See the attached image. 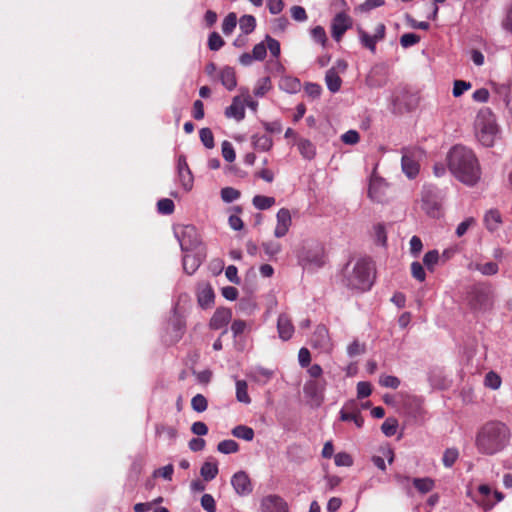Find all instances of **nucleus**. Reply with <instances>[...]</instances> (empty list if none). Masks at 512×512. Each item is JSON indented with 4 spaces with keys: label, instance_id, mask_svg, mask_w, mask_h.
<instances>
[{
    "label": "nucleus",
    "instance_id": "47",
    "mask_svg": "<svg viewBox=\"0 0 512 512\" xmlns=\"http://www.w3.org/2000/svg\"><path fill=\"white\" fill-rule=\"evenodd\" d=\"M280 87L290 93L296 92L300 88V82L296 78H285L281 81Z\"/></svg>",
    "mask_w": 512,
    "mask_h": 512
},
{
    "label": "nucleus",
    "instance_id": "45",
    "mask_svg": "<svg viewBox=\"0 0 512 512\" xmlns=\"http://www.w3.org/2000/svg\"><path fill=\"white\" fill-rule=\"evenodd\" d=\"M178 171H179V176H180L183 184L185 186L189 185L190 170H189V167H188L186 161L182 160L181 158L179 159V163H178Z\"/></svg>",
    "mask_w": 512,
    "mask_h": 512
},
{
    "label": "nucleus",
    "instance_id": "61",
    "mask_svg": "<svg viewBox=\"0 0 512 512\" xmlns=\"http://www.w3.org/2000/svg\"><path fill=\"white\" fill-rule=\"evenodd\" d=\"M298 361L301 367L305 368L310 365L311 362V354L310 351L302 347L298 352Z\"/></svg>",
    "mask_w": 512,
    "mask_h": 512
},
{
    "label": "nucleus",
    "instance_id": "57",
    "mask_svg": "<svg viewBox=\"0 0 512 512\" xmlns=\"http://www.w3.org/2000/svg\"><path fill=\"white\" fill-rule=\"evenodd\" d=\"M271 88V80L269 77H264L259 81V84L254 90L256 96H263Z\"/></svg>",
    "mask_w": 512,
    "mask_h": 512
},
{
    "label": "nucleus",
    "instance_id": "13",
    "mask_svg": "<svg viewBox=\"0 0 512 512\" xmlns=\"http://www.w3.org/2000/svg\"><path fill=\"white\" fill-rule=\"evenodd\" d=\"M478 494L480 497H478V495L476 494H473L470 490L467 491V495L469 497H471V499L477 503L478 505H480L484 510H490L493 508V506L495 505V502H490L488 499L489 495L491 494V488L489 487V485H486V484H482L478 487Z\"/></svg>",
    "mask_w": 512,
    "mask_h": 512
},
{
    "label": "nucleus",
    "instance_id": "25",
    "mask_svg": "<svg viewBox=\"0 0 512 512\" xmlns=\"http://www.w3.org/2000/svg\"><path fill=\"white\" fill-rule=\"evenodd\" d=\"M413 485L414 487L420 492V493H428L432 491L435 487V482L433 479L429 477L424 478H414L413 479Z\"/></svg>",
    "mask_w": 512,
    "mask_h": 512
},
{
    "label": "nucleus",
    "instance_id": "31",
    "mask_svg": "<svg viewBox=\"0 0 512 512\" xmlns=\"http://www.w3.org/2000/svg\"><path fill=\"white\" fill-rule=\"evenodd\" d=\"M459 457V451L456 448H447L442 457V463L445 467H452Z\"/></svg>",
    "mask_w": 512,
    "mask_h": 512
},
{
    "label": "nucleus",
    "instance_id": "16",
    "mask_svg": "<svg viewBox=\"0 0 512 512\" xmlns=\"http://www.w3.org/2000/svg\"><path fill=\"white\" fill-rule=\"evenodd\" d=\"M277 330L279 333V337L287 341L294 334V326L290 317L287 314H280L277 321Z\"/></svg>",
    "mask_w": 512,
    "mask_h": 512
},
{
    "label": "nucleus",
    "instance_id": "42",
    "mask_svg": "<svg viewBox=\"0 0 512 512\" xmlns=\"http://www.w3.org/2000/svg\"><path fill=\"white\" fill-rule=\"evenodd\" d=\"M420 42V36L415 33H405L400 37V44L403 48H409Z\"/></svg>",
    "mask_w": 512,
    "mask_h": 512
},
{
    "label": "nucleus",
    "instance_id": "14",
    "mask_svg": "<svg viewBox=\"0 0 512 512\" xmlns=\"http://www.w3.org/2000/svg\"><path fill=\"white\" fill-rule=\"evenodd\" d=\"M227 118H234L241 121L245 117V100L241 96H235L230 106L225 109Z\"/></svg>",
    "mask_w": 512,
    "mask_h": 512
},
{
    "label": "nucleus",
    "instance_id": "8",
    "mask_svg": "<svg viewBox=\"0 0 512 512\" xmlns=\"http://www.w3.org/2000/svg\"><path fill=\"white\" fill-rule=\"evenodd\" d=\"M277 224L274 230V235L277 238L284 237L292 224L290 211L287 208H281L276 215Z\"/></svg>",
    "mask_w": 512,
    "mask_h": 512
},
{
    "label": "nucleus",
    "instance_id": "55",
    "mask_svg": "<svg viewBox=\"0 0 512 512\" xmlns=\"http://www.w3.org/2000/svg\"><path fill=\"white\" fill-rule=\"evenodd\" d=\"M312 38L320 43L321 45H325L327 41V36L324 28L322 26H316L311 31Z\"/></svg>",
    "mask_w": 512,
    "mask_h": 512
},
{
    "label": "nucleus",
    "instance_id": "23",
    "mask_svg": "<svg viewBox=\"0 0 512 512\" xmlns=\"http://www.w3.org/2000/svg\"><path fill=\"white\" fill-rule=\"evenodd\" d=\"M422 209L432 218H439L442 214L441 205L437 201L428 199L426 196L422 198Z\"/></svg>",
    "mask_w": 512,
    "mask_h": 512
},
{
    "label": "nucleus",
    "instance_id": "54",
    "mask_svg": "<svg viewBox=\"0 0 512 512\" xmlns=\"http://www.w3.org/2000/svg\"><path fill=\"white\" fill-rule=\"evenodd\" d=\"M341 140L347 145H355L360 140V135L356 130H349L342 134Z\"/></svg>",
    "mask_w": 512,
    "mask_h": 512
},
{
    "label": "nucleus",
    "instance_id": "11",
    "mask_svg": "<svg viewBox=\"0 0 512 512\" xmlns=\"http://www.w3.org/2000/svg\"><path fill=\"white\" fill-rule=\"evenodd\" d=\"M232 318V311L229 308L219 307L210 319L209 326L211 329L218 330L226 327Z\"/></svg>",
    "mask_w": 512,
    "mask_h": 512
},
{
    "label": "nucleus",
    "instance_id": "6",
    "mask_svg": "<svg viewBox=\"0 0 512 512\" xmlns=\"http://www.w3.org/2000/svg\"><path fill=\"white\" fill-rule=\"evenodd\" d=\"M352 26V18L344 12L336 14L332 21V37L340 41L344 33Z\"/></svg>",
    "mask_w": 512,
    "mask_h": 512
},
{
    "label": "nucleus",
    "instance_id": "28",
    "mask_svg": "<svg viewBox=\"0 0 512 512\" xmlns=\"http://www.w3.org/2000/svg\"><path fill=\"white\" fill-rule=\"evenodd\" d=\"M252 203L259 210H267L275 204V198L264 195H256L253 197Z\"/></svg>",
    "mask_w": 512,
    "mask_h": 512
},
{
    "label": "nucleus",
    "instance_id": "15",
    "mask_svg": "<svg viewBox=\"0 0 512 512\" xmlns=\"http://www.w3.org/2000/svg\"><path fill=\"white\" fill-rule=\"evenodd\" d=\"M197 302L202 309H210L215 304V292L211 285L200 288L197 294Z\"/></svg>",
    "mask_w": 512,
    "mask_h": 512
},
{
    "label": "nucleus",
    "instance_id": "1",
    "mask_svg": "<svg viewBox=\"0 0 512 512\" xmlns=\"http://www.w3.org/2000/svg\"><path fill=\"white\" fill-rule=\"evenodd\" d=\"M448 168L453 176L467 186L476 185L481 168L475 153L462 145L453 146L447 155Z\"/></svg>",
    "mask_w": 512,
    "mask_h": 512
},
{
    "label": "nucleus",
    "instance_id": "27",
    "mask_svg": "<svg viewBox=\"0 0 512 512\" xmlns=\"http://www.w3.org/2000/svg\"><path fill=\"white\" fill-rule=\"evenodd\" d=\"M236 398L239 402L249 404L251 398L248 394V385L244 380H238L236 382Z\"/></svg>",
    "mask_w": 512,
    "mask_h": 512
},
{
    "label": "nucleus",
    "instance_id": "18",
    "mask_svg": "<svg viewBox=\"0 0 512 512\" xmlns=\"http://www.w3.org/2000/svg\"><path fill=\"white\" fill-rule=\"evenodd\" d=\"M484 223L489 231H496L502 223L500 212L496 209L489 210L484 216Z\"/></svg>",
    "mask_w": 512,
    "mask_h": 512
},
{
    "label": "nucleus",
    "instance_id": "21",
    "mask_svg": "<svg viewBox=\"0 0 512 512\" xmlns=\"http://www.w3.org/2000/svg\"><path fill=\"white\" fill-rule=\"evenodd\" d=\"M220 80L228 90H233L237 85L234 69L231 67L223 68L220 72Z\"/></svg>",
    "mask_w": 512,
    "mask_h": 512
},
{
    "label": "nucleus",
    "instance_id": "33",
    "mask_svg": "<svg viewBox=\"0 0 512 512\" xmlns=\"http://www.w3.org/2000/svg\"><path fill=\"white\" fill-rule=\"evenodd\" d=\"M475 269L487 276L495 275L499 271V267L496 262H487L484 264L477 263L475 264Z\"/></svg>",
    "mask_w": 512,
    "mask_h": 512
},
{
    "label": "nucleus",
    "instance_id": "2",
    "mask_svg": "<svg viewBox=\"0 0 512 512\" xmlns=\"http://www.w3.org/2000/svg\"><path fill=\"white\" fill-rule=\"evenodd\" d=\"M510 439V430L500 421H489L478 430L475 446L479 453L494 455L501 451Z\"/></svg>",
    "mask_w": 512,
    "mask_h": 512
},
{
    "label": "nucleus",
    "instance_id": "3",
    "mask_svg": "<svg viewBox=\"0 0 512 512\" xmlns=\"http://www.w3.org/2000/svg\"><path fill=\"white\" fill-rule=\"evenodd\" d=\"M375 280V267L367 258H360L354 264L348 263L343 270V282L350 288L368 291Z\"/></svg>",
    "mask_w": 512,
    "mask_h": 512
},
{
    "label": "nucleus",
    "instance_id": "59",
    "mask_svg": "<svg viewBox=\"0 0 512 512\" xmlns=\"http://www.w3.org/2000/svg\"><path fill=\"white\" fill-rule=\"evenodd\" d=\"M157 208L162 214H170L174 209V204L172 200L165 198L158 201Z\"/></svg>",
    "mask_w": 512,
    "mask_h": 512
},
{
    "label": "nucleus",
    "instance_id": "26",
    "mask_svg": "<svg viewBox=\"0 0 512 512\" xmlns=\"http://www.w3.org/2000/svg\"><path fill=\"white\" fill-rule=\"evenodd\" d=\"M239 27L243 34L248 35L255 30L256 19L252 15H243L239 19Z\"/></svg>",
    "mask_w": 512,
    "mask_h": 512
},
{
    "label": "nucleus",
    "instance_id": "39",
    "mask_svg": "<svg viewBox=\"0 0 512 512\" xmlns=\"http://www.w3.org/2000/svg\"><path fill=\"white\" fill-rule=\"evenodd\" d=\"M359 34L362 45L369 49L370 51L375 52L377 41L374 38V36L369 35L362 29L359 30Z\"/></svg>",
    "mask_w": 512,
    "mask_h": 512
},
{
    "label": "nucleus",
    "instance_id": "38",
    "mask_svg": "<svg viewBox=\"0 0 512 512\" xmlns=\"http://www.w3.org/2000/svg\"><path fill=\"white\" fill-rule=\"evenodd\" d=\"M439 261V253L437 250L428 251L423 258V264L427 267L428 270L433 271L434 266Z\"/></svg>",
    "mask_w": 512,
    "mask_h": 512
},
{
    "label": "nucleus",
    "instance_id": "12",
    "mask_svg": "<svg viewBox=\"0 0 512 512\" xmlns=\"http://www.w3.org/2000/svg\"><path fill=\"white\" fill-rule=\"evenodd\" d=\"M264 512H288L286 502L277 495L266 496L261 503Z\"/></svg>",
    "mask_w": 512,
    "mask_h": 512
},
{
    "label": "nucleus",
    "instance_id": "17",
    "mask_svg": "<svg viewBox=\"0 0 512 512\" xmlns=\"http://www.w3.org/2000/svg\"><path fill=\"white\" fill-rule=\"evenodd\" d=\"M326 387V381L324 379L321 380H309L304 384V393L311 397L317 398L323 395V392Z\"/></svg>",
    "mask_w": 512,
    "mask_h": 512
},
{
    "label": "nucleus",
    "instance_id": "51",
    "mask_svg": "<svg viewBox=\"0 0 512 512\" xmlns=\"http://www.w3.org/2000/svg\"><path fill=\"white\" fill-rule=\"evenodd\" d=\"M201 506L207 512H216V502L211 494H204L201 497Z\"/></svg>",
    "mask_w": 512,
    "mask_h": 512
},
{
    "label": "nucleus",
    "instance_id": "58",
    "mask_svg": "<svg viewBox=\"0 0 512 512\" xmlns=\"http://www.w3.org/2000/svg\"><path fill=\"white\" fill-rule=\"evenodd\" d=\"M372 392L371 384L369 382L361 381L357 384V397L360 399L370 396Z\"/></svg>",
    "mask_w": 512,
    "mask_h": 512
},
{
    "label": "nucleus",
    "instance_id": "56",
    "mask_svg": "<svg viewBox=\"0 0 512 512\" xmlns=\"http://www.w3.org/2000/svg\"><path fill=\"white\" fill-rule=\"evenodd\" d=\"M247 328V324L244 320L236 319L232 322L231 331L233 333V337L236 338L242 335Z\"/></svg>",
    "mask_w": 512,
    "mask_h": 512
},
{
    "label": "nucleus",
    "instance_id": "64",
    "mask_svg": "<svg viewBox=\"0 0 512 512\" xmlns=\"http://www.w3.org/2000/svg\"><path fill=\"white\" fill-rule=\"evenodd\" d=\"M364 352H365V346L363 344H360L357 340L353 341L347 347V353L351 357H354V356H357V355H361Z\"/></svg>",
    "mask_w": 512,
    "mask_h": 512
},
{
    "label": "nucleus",
    "instance_id": "37",
    "mask_svg": "<svg viewBox=\"0 0 512 512\" xmlns=\"http://www.w3.org/2000/svg\"><path fill=\"white\" fill-rule=\"evenodd\" d=\"M240 195V191L233 187H225L221 190V198L226 203H231L237 200Z\"/></svg>",
    "mask_w": 512,
    "mask_h": 512
},
{
    "label": "nucleus",
    "instance_id": "20",
    "mask_svg": "<svg viewBox=\"0 0 512 512\" xmlns=\"http://www.w3.org/2000/svg\"><path fill=\"white\" fill-rule=\"evenodd\" d=\"M218 463L216 460L206 461L200 469V475L205 481L213 480L218 474Z\"/></svg>",
    "mask_w": 512,
    "mask_h": 512
},
{
    "label": "nucleus",
    "instance_id": "7",
    "mask_svg": "<svg viewBox=\"0 0 512 512\" xmlns=\"http://www.w3.org/2000/svg\"><path fill=\"white\" fill-rule=\"evenodd\" d=\"M231 485L240 496L249 495L252 492V483L248 474L244 471L235 473L231 478Z\"/></svg>",
    "mask_w": 512,
    "mask_h": 512
},
{
    "label": "nucleus",
    "instance_id": "5",
    "mask_svg": "<svg viewBox=\"0 0 512 512\" xmlns=\"http://www.w3.org/2000/svg\"><path fill=\"white\" fill-rule=\"evenodd\" d=\"M310 344L313 348L319 349L322 352H330L332 350L331 338L325 325H318L315 328L310 338Z\"/></svg>",
    "mask_w": 512,
    "mask_h": 512
},
{
    "label": "nucleus",
    "instance_id": "4",
    "mask_svg": "<svg viewBox=\"0 0 512 512\" xmlns=\"http://www.w3.org/2000/svg\"><path fill=\"white\" fill-rule=\"evenodd\" d=\"M475 134L479 142L485 147L494 145L498 134L496 118L489 108H482L478 112L475 123Z\"/></svg>",
    "mask_w": 512,
    "mask_h": 512
},
{
    "label": "nucleus",
    "instance_id": "22",
    "mask_svg": "<svg viewBox=\"0 0 512 512\" xmlns=\"http://www.w3.org/2000/svg\"><path fill=\"white\" fill-rule=\"evenodd\" d=\"M297 147H298L300 154L305 159L311 160L316 155V148H315L314 144L308 139H304V138L299 139L297 142Z\"/></svg>",
    "mask_w": 512,
    "mask_h": 512
},
{
    "label": "nucleus",
    "instance_id": "62",
    "mask_svg": "<svg viewBox=\"0 0 512 512\" xmlns=\"http://www.w3.org/2000/svg\"><path fill=\"white\" fill-rule=\"evenodd\" d=\"M225 275L227 277V279L233 283V284H240L241 282V279L240 277L238 276V269L236 266L234 265H229L227 268H226V271H225Z\"/></svg>",
    "mask_w": 512,
    "mask_h": 512
},
{
    "label": "nucleus",
    "instance_id": "32",
    "mask_svg": "<svg viewBox=\"0 0 512 512\" xmlns=\"http://www.w3.org/2000/svg\"><path fill=\"white\" fill-rule=\"evenodd\" d=\"M217 450L223 454L236 453L239 450V445L236 441L228 439L219 442Z\"/></svg>",
    "mask_w": 512,
    "mask_h": 512
},
{
    "label": "nucleus",
    "instance_id": "60",
    "mask_svg": "<svg viewBox=\"0 0 512 512\" xmlns=\"http://www.w3.org/2000/svg\"><path fill=\"white\" fill-rule=\"evenodd\" d=\"M208 407V401L202 394L194 395V411L204 412Z\"/></svg>",
    "mask_w": 512,
    "mask_h": 512
},
{
    "label": "nucleus",
    "instance_id": "43",
    "mask_svg": "<svg viewBox=\"0 0 512 512\" xmlns=\"http://www.w3.org/2000/svg\"><path fill=\"white\" fill-rule=\"evenodd\" d=\"M484 383L485 386L496 390L501 385V378L497 373L490 371L486 374Z\"/></svg>",
    "mask_w": 512,
    "mask_h": 512
},
{
    "label": "nucleus",
    "instance_id": "19",
    "mask_svg": "<svg viewBox=\"0 0 512 512\" xmlns=\"http://www.w3.org/2000/svg\"><path fill=\"white\" fill-rule=\"evenodd\" d=\"M251 139L253 147L259 151H269L273 146V140L267 134H254Z\"/></svg>",
    "mask_w": 512,
    "mask_h": 512
},
{
    "label": "nucleus",
    "instance_id": "36",
    "mask_svg": "<svg viewBox=\"0 0 512 512\" xmlns=\"http://www.w3.org/2000/svg\"><path fill=\"white\" fill-rule=\"evenodd\" d=\"M398 427V421L394 418H387L381 425L382 432L388 436L391 437L395 435Z\"/></svg>",
    "mask_w": 512,
    "mask_h": 512
},
{
    "label": "nucleus",
    "instance_id": "48",
    "mask_svg": "<svg viewBox=\"0 0 512 512\" xmlns=\"http://www.w3.org/2000/svg\"><path fill=\"white\" fill-rule=\"evenodd\" d=\"M411 274L419 282H423L426 278V273L423 268V265L417 261L412 262L411 264Z\"/></svg>",
    "mask_w": 512,
    "mask_h": 512
},
{
    "label": "nucleus",
    "instance_id": "50",
    "mask_svg": "<svg viewBox=\"0 0 512 512\" xmlns=\"http://www.w3.org/2000/svg\"><path fill=\"white\" fill-rule=\"evenodd\" d=\"M472 87L470 82L464 80H455L453 86V96L460 97L465 91Z\"/></svg>",
    "mask_w": 512,
    "mask_h": 512
},
{
    "label": "nucleus",
    "instance_id": "63",
    "mask_svg": "<svg viewBox=\"0 0 512 512\" xmlns=\"http://www.w3.org/2000/svg\"><path fill=\"white\" fill-rule=\"evenodd\" d=\"M266 42V48L269 49L272 56L278 57L280 55V43L269 35L266 36Z\"/></svg>",
    "mask_w": 512,
    "mask_h": 512
},
{
    "label": "nucleus",
    "instance_id": "24",
    "mask_svg": "<svg viewBox=\"0 0 512 512\" xmlns=\"http://www.w3.org/2000/svg\"><path fill=\"white\" fill-rule=\"evenodd\" d=\"M325 81L328 89L335 93L338 92L341 88L342 80L337 74V72L331 68L326 72Z\"/></svg>",
    "mask_w": 512,
    "mask_h": 512
},
{
    "label": "nucleus",
    "instance_id": "52",
    "mask_svg": "<svg viewBox=\"0 0 512 512\" xmlns=\"http://www.w3.org/2000/svg\"><path fill=\"white\" fill-rule=\"evenodd\" d=\"M405 20L407 25L413 29L428 30L430 28V24L428 22L417 21L410 14L405 15Z\"/></svg>",
    "mask_w": 512,
    "mask_h": 512
},
{
    "label": "nucleus",
    "instance_id": "49",
    "mask_svg": "<svg viewBox=\"0 0 512 512\" xmlns=\"http://www.w3.org/2000/svg\"><path fill=\"white\" fill-rule=\"evenodd\" d=\"M222 156L227 162H233L236 158L235 150L229 141L222 142Z\"/></svg>",
    "mask_w": 512,
    "mask_h": 512
},
{
    "label": "nucleus",
    "instance_id": "40",
    "mask_svg": "<svg viewBox=\"0 0 512 512\" xmlns=\"http://www.w3.org/2000/svg\"><path fill=\"white\" fill-rule=\"evenodd\" d=\"M379 384L383 387L397 389L400 385V379L392 375H381L379 378Z\"/></svg>",
    "mask_w": 512,
    "mask_h": 512
},
{
    "label": "nucleus",
    "instance_id": "10",
    "mask_svg": "<svg viewBox=\"0 0 512 512\" xmlns=\"http://www.w3.org/2000/svg\"><path fill=\"white\" fill-rule=\"evenodd\" d=\"M401 165L403 172L409 178H414L419 173V164L408 148L402 149Z\"/></svg>",
    "mask_w": 512,
    "mask_h": 512
},
{
    "label": "nucleus",
    "instance_id": "44",
    "mask_svg": "<svg viewBox=\"0 0 512 512\" xmlns=\"http://www.w3.org/2000/svg\"><path fill=\"white\" fill-rule=\"evenodd\" d=\"M334 462L337 466L350 467L353 465V458L346 452H339L334 456Z\"/></svg>",
    "mask_w": 512,
    "mask_h": 512
},
{
    "label": "nucleus",
    "instance_id": "41",
    "mask_svg": "<svg viewBox=\"0 0 512 512\" xmlns=\"http://www.w3.org/2000/svg\"><path fill=\"white\" fill-rule=\"evenodd\" d=\"M373 230L376 242L382 246H386L387 234L385 226L381 223H378L374 226Z\"/></svg>",
    "mask_w": 512,
    "mask_h": 512
},
{
    "label": "nucleus",
    "instance_id": "53",
    "mask_svg": "<svg viewBox=\"0 0 512 512\" xmlns=\"http://www.w3.org/2000/svg\"><path fill=\"white\" fill-rule=\"evenodd\" d=\"M476 224V220L473 217L466 218L456 228V235L462 237L468 231V229Z\"/></svg>",
    "mask_w": 512,
    "mask_h": 512
},
{
    "label": "nucleus",
    "instance_id": "34",
    "mask_svg": "<svg viewBox=\"0 0 512 512\" xmlns=\"http://www.w3.org/2000/svg\"><path fill=\"white\" fill-rule=\"evenodd\" d=\"M237 25V16L234 12L229 13L223 20L222 31L224 34L229 35L233 32Z\"/></svg>",
    "mask_w": 512,
    "mask_h": 512
},
{
    "label": "nucleus",
    "instance_id": "46",
    "mask_svg": "<svg viewBox=\"0 0 512 512\" xmlns=\"http://www.w3.org/2000/svg\"><path fill=\"white\" fill-rule=\"evenodd\" d=\"M224 40L217 32H212L208 39V47L212 51H218L223 45Z\"/></svg>",
    "mask_w": 512,
    "mask_h": 512
},
{
    "label": "nucleus",
    "instance_id": "9",
    "mask_svg": "<svg viewBox=\"0 0 512 512\" xmlns=\"http://www.w3.org/2000/svg\"><path fill=\"white\" fill-rule=\"evenodd\" d=\"M488 292L480 287H474L469 295V303L474 310L485 309L489 305Z\"/></svg>",
    "mask_w": 512,
    "mask_h": 512
},
{
    "label": "nucleus",
    "instance_id": "30",
    "mask_svg": "<svg viewBox=\"0 0 512 512\" xmlns=\"http://www.w3.org/2000/svg\"><path fill=\"white\" fill-rule=\"evenodd\" d=\"M340 419L342 421H353L358 428H361L364 424V418L362 417L359 411L347 412L342 410L340 412Z\"/></svg>",
    "mask_w": 512,
    "mask_h": 512
},
{
    "label": "nucleus",
    "instance_id": "29",
    "mask_svg": "<svg viewBox=\"0 0 512 512\" xmlns=\"http://www.w3.org/2000/svg\"><path fill=\"white\" fill-rule=\"evenodd\" d=\"M232 435L246 441H251L254 438V430L245 425H238L233 428Z\"/></svg>",
    "mask_w": 512,
    "mask_h": 512
},
{
    "label": "nucleus",
    "instance_id": "35",
    "mask_svg": "<svg viewBox=\"0 0 512 512\" xmlns=\"http://www.w3.org/2000/svg\"><path fill=\"white\" fill-rule=\"evenodd\" d=\"M199 138L202 144L207 149H212L214 147V135L210 128H202L199 131Z\"/></svg>",
    "mask_w": 512,
    "mask_h": 512
}]
</instances>
